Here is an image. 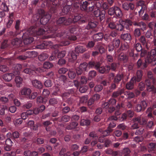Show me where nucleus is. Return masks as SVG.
<instances>
[{
	"instance_id": "5fc2aeb1",
	"label": "nucleus",
	"mask_w": 156,
	"mask_h": 156,
	"mask_svg": "<svg viewBox=\"0 0 156 156\" xmlns=\"http://www.w3.org/2000/svg\"><path fill=\"white\" fill-rule=\"evenodd\" d=\"M125 95L128 98H131L134 97L135 96L134 94L132 92L126 91L125 92Z\"/></svg>"
},
{
	"instance_id": "473e14b6",
	"label": "nucleus",
	"mask_w": 156,
	"mask_h": 156,
	"mask_svg": "<svg viewBox=\"0 0 156 156\" xmlns=\"http://www.w3.org/2000/svg\"><path fill=\"white\" fill-rule=\"evenodd\" d=\"M146 62L150 63L152 66L156 65V58H147L145 59Z\"/></svg>"
},
{
	"instance_id": "f03ea898",
	"label": "nucleus",
	"mask_w": 156,
	"mask_h": 156,
	"mask_svg": "<svg viewBox=\"0 0 156 156\" xmlns=\"http://www.w3.org/2000/svg\"><path fill=\"white\" fill-rule=\"evenodd\" d=\"M41 17L40 19L41 23L43 25H45L49 21L51 18V16L49 13L45 14L44 11L41 9L39 11L38 13L34 15L33 17L34 20L37 21Z\"/></svg>"
},
{
	"instance_id": "6ab92c4d",
	"label": "nucleus",
	"mask_w": 156,
	"mask_h": 156,
	"mask_svg": "<svg viewBox=\"0 0 156 156\" xmlns=\"http://www.w3.org/2000/svg\"><path fill=\"white\" fill-rule=\"evenodd\" d=\"M70 2H73L70 5H72V6H73L74 9H77L79 7V6H80V3H82V0H69Z\"/></svg>"
},
{
	"instance_id": "c756f323",
	"label": "nucleus",
	"mask_w": 156,
	"mask_h": 156,
	"mask_svg": "<svg viewBox=\"0 0 156 156\" xmlns=\"http://www.w3.org/2000/svg\"><path fill=\"white\" fill-rule=\"evenodd\" d=\"M115 14L118 18H120L122 17V13L121 10L117 6L115 7Z\"/></svg>"
},
{
	"instance_id": "052dcab7",
	"label": "nucleus",
	"mask_w": 156,
	"mask_h": 156,
	"mask_svg": "<svg viewBox=\"0 0 156 156\" xmlns=\"http://www.w3.org/2000/svg\"><path fill=\"white\" fill-rule=\"evenodd\" d=\"M88 97L87 96H83L80 98V103H83L87 102Z\"/></svg>"
},
{
	"instance_id": "a878e982",
	"label": "nucleus",
	"mask_w": 156,
	"mask_h": 156,
	"mask_svg": "<svg viewBox=\"0 0 156 156\" xmlns=\"http://www.w3.org/2000/svg\"><path fill=\"white\" fill-rule=\"evenodd\" d=\"M69 3V1H68L67 3L68 5H67L64 6L62 9V12L63 13L62 14H66L69 11L71 6Z\"/></svg>"
},
{
	"instance_id": "f3484780",
	"label": "nucleus",
	"mask_w": 156,
	"mask_h": 156,
	"mask_svg": "<svg viewBox=\"0 0 156 156\" xmlns=\"http://www.w3.org/2000/svg\"><path fill=\"white\" fill-rule=\"evenodd\" d=\"M87 64L88 67L89 68L94 67L96 69H98L101 66L100 63L99 62L94 61L90 62Z\"/></svg>"
},
{
	"instance_id": "4d7b16f0",
	"label": "nucleus",
	"mask_w": 156,
	"mask_h": 156,
	"mask_svg": "<svg viewBox=\"0 0 156 156\" xmlns=\"http://www.w3.org/2000/svg\"><path fill=\"white\" fill-rule=\"evenodd\" d=\"M115 6H114L113 7L110 8L108 10V14L111 15L112 16L115 14Z\"/></svg>"
},
{
	"instance_id": "2f4dec72",
	"label": "nucleus",
	"mask_w": 156,
	"mask_h": 156,
	"mask_svg": "<svg viewBox=\"0 0 156 156\" xmlns=\"http://www.w3.org/2000/svg\"><path fill=\"white\" fill-rule=\"evenodd\" d=\"M90 2H88L86 1H83L82 5H80L81 9L84 10H87V7L90 5Z\"/></svg>"
},
{
	"instance_id": "c03bdc74",
	"label": "nucleus",
	"mask_w": 156,
	"mask_h": 156,
	"mask_svg": "<svg viewBox=\"0 0 156 156\" xmlns=\"http://www.w3.org/2000/svg\"><path fill=\"white\" fill-rule=\"evenodd\" d=\"M156 56V47L154 49H152L150 52V56H148L146 58V59L147 58L151 57L152 58H155L154 57Z\"/></svg>"
},
{
	"instance_id": "de8ad7c7",
	"label": "nucleus",
	"mask_w": 156,
	"mask_h": 156,
	"mask_svg": "<svg viewBox=\"0 0 156 156\" xmlns=\"http://www.w3.org/2000/svg\"><path fill=\"white\" fill-rule=\"evenodd\" d=\"M53 66V65L51 63L49 62H45L44 64L43 67H40V68H43V70L44 71V69H49L51 67Z\"/></svg>"
},
{
	"instance_id": "1a4fd4ad",
	"label": "nucleus",
	"mask_w": 156,
	"mask_h": 156,
	"mask_svg": "<svg viewBox=\"0 0 156 156\" xmlns=\"http://www.w3.org/2000/svg\"><path fill=\"white\" fill-rule=\"evenodd\" d=\"M72 20L69 18L67 19L64 17L60 18L57 21V23L58 24L63 23L65 25H68L72 23Z\"/></svg>"
},
{
	"instance_id": "13d9d810",
	"label": "nucleus",
	"mask_w": 156,
	"mask_h": 156,
	"mask_svg": "<svg viewBox=\"0 0 156 156\" xmlns=\"http://www.w3.org/2000/svg\"><path fill=\"white\" fill-rule=\"evenodd\" d=\"M96 72L94 71V70H92L91 71H90L88 74V76L89 79H90L94 77L95 76H96Z\"/></svg>"
},
{
	"instance_id": "c85d7f7f",
	"label": "nucleus",
	"mask_w": 156,
	"mask_h": 156,
	"mask_svg": "<svg viewBox=\"0 0 156 156\" xmlns=\"http://www.w3.org/2000/svg\"><path fill=\"white\" fill-rule=\"evenodd\" d=\"M119 59L124 62H126L128 60V56L124 53H121L119 56Z\"/></svg>"
},
{
	"instance_id": "0e129e2a",
	"label": "nucleus",
	"mask_w": 156,
	"mask_h": 156,
	"mask_svg": "<svg viewBox=\"0 0 156 156\" xmlns=\"http://www.w3.org/2000/svg\"><path fill=\"white\" fill-rule=\"evenodd\" d=\"M105 10H102L101 12L99 17L101 21L103 20L105 18Z\"/></svg>"
},
{
	"instance_id": "a18cd8bd",
	"label": "nucleus",
	"mask_w": 156,
	"mask_h": 156,
	"mask_svg": "<svg viewBox=\"0 0 156 156\" xmlns=\"http://www.w3.org/2000/svg\"><path fill=\"white\" fill-rule=\"evenodd\" d=\"M149 151H151L156 150V144L154 143H151L148 146Z\"/></svg>"
},
{
	"instance_id": "6e6552de",
	"label": "nucleus",
	"mask_w": 156,
	"mask_h": 156,
	"mask_svg": "<svg viewBox=\"0 0 156 156\" xmlns=\"http://www.w3.org/2000/svg\"><path fill=\"white\" fill-rule=\"evenodd\" d=\"M30 33L31 35H34V36L36 35H41L45 33V31L42 29H40L37 31L35 28L31 27L29 29Z\"/></svg>"
},
{
	"instance_id": "4be33fe9",
	"label": "nucleus",
	"mask_w": 156,
	"mask_h": 156,
	"mask_svg": "<svg viewBox=\"0 0 156 156\" xmlns=\"http://www.w3.org/2000/svg\"><path fill=\"white\" fill-rule=\"evenodd\" d=\"M149 63L146 62L145 61V62H143L140 59H139L137 62V66L138 68L144 69L147 66V64Z\"/></svg>"
},
{
	"instance_id": "20e7f679",
	"label": "nucleus",
	"mask_w": 156,
	"mask_h": 156,
	"mask_svg": "<svg viewBox=\"0 0 156 156\" xmlns=\"http://www.w3.org/2000/svg\"><path fill=\"white\" fill-rule=\"evenodd\" d=\"M70 44V42L69 41H64L61 42L60 44H56L53 46V48L56 49L53 51L51 55L49 57V60L51 61H52L56 58V56L58 53V51L57 49L59 46H66L69 45Z\"/></svg>"
},
{
	"instance_id": "ddd939ff",
	"label": "nucleus",
	"mask_w": 156,
	"mask_h": 156,
	"mask_svg": "<svg viewBox=\"0 0 156 156\" xmlns=\"http://www.w3.org/2000/svg\"><path fill=\"white\" fill-rule=\"evenodd\" d=\"M68 57L69 61L70 62H72L73 61L76 59L77 55L76 54L75 51H70L69 52Z\"/></svg>"
},
{
	"instance_id": "7ed1b4c3",
	"label": "nucleus",
	"mask_w": 156,
	"mask_h": 156,
	"mask_svg": "<svg viewBox=\"0 0 156 156\" xmlns=\"http://www.w3.org/2000/svg\"><path fill=\"white\" fill-rule=\"evenodd\" d=\"M21 65L19 64H17L15 67V71L14 72V73H10L5 74L3 76V79L7 81H9L11 80L12 78H14L15 75L20 74V71L21 69Z\"/></svg>"
},
{
	"instance_id": "5701e85b",
	"label": "nucleus",
	"mask_w": 156,
	"mask_h": 156,
	"mask_svg": "<svg viewBox=\"0 0 156 156\" xmlns=\"http://www.w3.org/2000/svg\"><path fill=\"white\" fill-rule=\"evenodd\" d=\"M45 107L44 105H42L40 107L35 108L33 111H31L35 114H37L39 112H43L45 109Z\"/></svg>"
},
{
	"instance_id": "bf43d9fd",
	"label": "nucleus",
	"mask_w": 156,
	"mask_h": 156,
	"mask_svg": "<svg viewBox=\"0 0 156 156\" xmlns=\"http://www.w3.org/2000/svg\"><path fill=\"white\" fill-rule=\"evenodd\" d=\"M1 8L2 10L4 11H9V8L5 2H3L1 5Z\"/></svg>"
},
{
	"instance_id": "dca6fc26",
	"label": "nucleus",
	"mask_w": 156,
	"mask_h": 156,
	"mask_svg": "<svg viewBox=\"0 0 156 156\" xmlns=\"http://www.w3.org/2000/svg\"><path fill=\"white\" fill-rule=\"evenodd\" d=\"M32 83L33 86L36 88L41 89L43 87V85L41 82L37 80H32Z\"/></svg>"
},
{
	"instance_id": "e2e57ef3",
	"label": "nucleus",
	"mask_w": 156,
	"mask_h": 156,
	"mask_svg": "<svg viewBox=\"0 0 156 156\" xmlns=\"http://www.w3.org/2000/svg\"><path fill=\"white\" fill-rule=\"evenodd\" d=\"M37 95V92H33L31 93L30 94L28 95L27 98L30 99H34L36 98Z\"/></svg>"
},
{
	"instance_id": "0eeeda50",
	"label": "nucleus",
	"mask_w": 156,
	"mask_h": 156,
	"mask_svg": "<svg viewBox=\"0 0 156 156\" xmlns=\"http://www.w3.org/2000/svg\"><path fill=\"white\" fill-rule=\"evenodd\" d=\"M29 29L26 33H24L23 36L22 38L23 39V42L25 44H28L31 43L33 42L34 39L33 38L29 37L30 35H32L30 34ZM34 36V35H32Z\"/></svg>"
},
{
	"instance_id": "c9c22d12",
	"label": "nucleus",
	"mask_w": 156,
	"mask_h": 156,
	"mask_svg": "<svg viewBox=\"0 0 156 156\" xmlns=\"http://www.w3.org/2000/svg\"><path fill=\"white\" fill-rule=\"evenodd\" d=\"M32 114V112L30 110H29L26 112L22 113L21 115V117L22 119H25L28 117L29 115H30Z\"/></svg>"
},
{
	"instance_id": "9b49d317",
	"label": "nucleus",
	"mask_w": 156,
	"mask_h": 156,
	"mask_svg": "<svg viewBox=\"0 0 156 156\" xmlns=\"http://www.w3.org/2000/svg\"><path fill=\"white\" fill-rule=\"evenodd\" d=\"M26 56L21 55L18 58L22 60H24L27 58H33L37 55V53L35 51H27L26 52Z\"/></svg>"
},
{
	"instance_id": "774afa93",
	"label": "nucleus",
	"mask_w": 156,
	"mask_h": 156,
	"mask_svg": "<svg viewBox=\"0 0 156 156\" xmlns=\"http://www.w3.org/2000/svg\"><path fill=\"white\" fill-rule=\"evenodd\" d=\"M44 85L46 87H51L52 85V83L50 80H46L44 83Z\"/></svg>"
},
{
	"instance_id": "393cba45",
	"label": "nucleus",
	"mask_w": 156,
	"mask_h": 156,
	"mask_svg": "<svg viewBox=\"0 0 156 156\" xmlns=\"http://www.w3.org/2000/svg\"><path fill=\"white\" fill-rule=\"evenodd\" d=\"M28 126L30 127V129L33 130H36L37 129V126L34 124V122L33 121H29L28 122Z\"/></svg>"
},
{
	"instance_id": "aec40b11",
	"label": "nucleus",
	"mask_w": 156,
	"mask_h": 156,
	"mask_svg": "<svg viewBox=\"0 0 156 156\" xmlns=\"http://www.w3.org/2000/svg\"><path fill=\"white\" fill-rule=\"evenodd\" d=\"M16 86L17 87H21L23 81V80L20 76H16L15 79Z\"/></svg>"
},
{
	"instance_id": "bb28decb",
	"label": "nucleus",
	"mask_w": 156,
	"mask_h": 156,
	"mask_svg": "<svg viewBox=\"0 0 156 156\" xmlns=\"http://www.w3.org/2000/svg\"><path fill=\"white\" fill-rule=\"evenodd\" d=\"M103 37V34L101 33H99L94 34L93 38L94 40L98 41L101 40Z\"/></svg>"
},
{
	"instance_id": "338daca9",
	"label": "nucleus",
	"mask_w": 156,
	"mask_h": 156,
	"mask_svg": "<svg viewBox=\"0 0 156 156\" xmlns=\"http://www.w3.org/2000/svg\"><path fill=\"white\" fill-rule=\"evenodd\" d=\"M8 70V68L5 65H1L0 66V70L3 72H5Z\"/></svg>"
},
{
	"instance_id": "6e6d98bb",
	"label": "nucleus",
	"mask_w": 156,
	"mask_h": 156,
	"mask_svg": "<svg viewBox=\"0 0 156 156\" xmlns=\"http://www.w3.org/2000/svg\"><path fill=\"white\" fill-rule=\"evenodd\" d=\"M80 68H81L83 70L87 71V70L88 64L86 62H84L80 65Z\"/></svg>"
},
{
	"instance_id": "cd10ccee",
	"label": "nucleus",
	"mask_w": 156,
	"mask_h": 156,
	"mask_svg": "<svg viewBox=\"0 0 156 156\" xmlns=\"http://www.w3.org/2000/svg\"><path fill=\"white\" fill-rule=\"evenodd\" d=\"M135 26H136L141 28L142 30H145L146 28V25L142 21L135 22L134 23Z\"/></svg>"
},
{
	"instance_id": "09e8293b",
	"label": "nucleus",
	"mask_w": 156,
	"mask_h": 156,
	"mask_svg": "<svg viewBox=\"0 0 156 156\" xmlns=\"http://www.w3.org/2000/svg\"><path fill=\"white\" fill-rule=\"evenodd\" d=\"M47 101V100L45 98H43L41 96L38 97L37 100V102L38 103H45Z\"/></svg>"
},
{
	"instance_id": "f704fd0d",
	"label": "nucleus",
	"mask_w": 156,
	"mask_h": 156,
	"mask_svg": "<svg viewBox=\"0 0 156 156\" xmlns=\"http://www.w3.org/2000/svg\"><path fill=\"white\" fill-rule=\"evenodd\" d=\"M142 76V72L141 70H139L136 72V77L135 81L139 82L140 81Z\"/></svg>"
},
{
	"instance_id": "f8f14e48",
	"label": "nucleus",
	"mask_w": 156,
	"mask_h": 156,
	"mask_svg": "<svg viewBox=\"0 0 156 156\" xmlns=\"http://www.w3.org/2000/svg\"><path fill=\"white\" fill-rule=\"evenodd\" d=\"M137 5L138 8H140L139 6L141 7L140 10L139 11V14L140 16L144 13V10L146 9V6L144 2L142 1H140L138 2Z\"/></svg>"
},
{
	"instance_id": "58836bf2",
	"label": "nucleus",
	"mask_w": 156,
	"mask_h": 156,
	"mask_svg": "<svg viewBox=\"0 0 156 156\" xmlns=\"http://www.w3.org/2000/svg\"><path fill=\"white\" fill-rule=\"evenodd\" d=\"M97 26V23L96 22H90L88 25L86 26V29L89 30Z\"/></svg>"
},
{
	"instance_id": "680f3d73",
	"label": "nucleus",
	"mask_w": 156,
	"mask_h": 156,
	"mask_svg": "<svg viewBox=\"0 0 156 156\" xmlns=\"http://www.w3.org/2000/svg\"><path fill=\"white\" fill-rule=\"evenodd\" d=\"M134 47L137 51H140L142 50V48L141 44L137 43L134 45Z\"/></svg>"
},
{
	"instance_id": "37998d69",
	"label": "nucleus",
	"mask_w": 156,
	"mask_h": 156,
	"mask_svg": "<svg viewBox=\"0 0 156 156\" xmlns=\"http://www.w3.org/2000/svg\"><path fill=\"white\" fill-rule=\"evenodd\" d=\"M123 77V76L122 74H117L115 77L114 80V82L115 83H118L121 81L122 78Z\"/></svg>"
},
{
	"instance_id": "ea45409f",
	"label": "nucleus",
	"mask_w": 156,
	"mask_h": 156,
	"mask_svg": "<svg viewBox=\"0 0 156 156\" xmlns=\"http://www.w3.org/2000/svg\"><path fill=\"white\" fill-rule=\"evenodd\" d=\"M71 154V153L69 151L66 153V149L65 148H62L59 153L60 155L63 156H69Z\"/></svg>"
},
{
	"instance_id": "a19ab883",
	"label": "nucleus",
	"mask_w": 156,
	"mask_h": 156,
	"mask_svg": "<svg viewBox=\"0 0 156 156\" xmlns=\"http://www.w3.org/2000/svg\"><path fill=\"white\" fill-rule=\"evenodd\" d=\"M120 40L119 39H114L112 42L113 45L115 47V48H117L119 47L120 44Z\"/></svg>"
},
{
	"instance_id": "f257e3e1",
	"label": "nucleus",
	"mask_w": 156,
	"mask_h": 156,
	"mask_svg": "<svg viewBox=\"0 0 156 156\" xmlns=\"http://www.w3.org/2000/svg\"><path fill=\"white\" fill-rule=\"evenodd\" d=\"M78 28H76L75 26L71 27L69 30H66L58 33L57 34V37H60L61 39L66 38L70 40L74 41L76 40V37L75 36L73 35L72 34H75L76 31L78 30Z\"/></svg>"
},
{
	"instance_id": "603ef678",
	"label": "nucleus",
	"mask_w": 156,
	"mask_h": 156,
	"mask_svg": "<svg viewBox=\"0 0 156 156\" xmlns=\"http://www.w3.org/2000/svg\"><path fill=\"white\" fill-rule=\"evenodd\" d=\"M90 123V121L89 119H82L80 122L81 126L88 125Z\"/></svg>"
},
{
	"instance_id": "4468645a",
	"label": "nucleus",
	"mask_w": 156,
	"mask_h": 156,
	"mask_svg": "<svg viewBox=\"0 0 156 156\" xmlns=\"http://www.w3.org/2000/svg\"><path fill=\"white\" fill-rule=\"evenodd\" d=\"M136 77H133L131 79L130 81L128 82L126 84V88L128 90H131L133 88L134 84L136 82L135 81Z\"/></svg>"
},
{
	"instance_id": "39448f33",
	"label": "nucleus",
	"mask_w": 156,
	"mask_h": 156,
	"mask_svg": "<svg viewBox=\"0 0 156 156\" xmlns=\"http://www.w3.org/2000/svg\"><path fill=\"white\" fill-rule=\"evenodd\" d=\"M132 121L134 124L131 126V129H136L138 127V124L137 123V122L140 125H144L146 124V119L141 116L133 119Z\"/></svg>"
},
{
	"instance_id": "72a5a7b5",
	"label": "nucleus",
	"mask_w": 156,
	"mask_h": 156,
	"mask_svg": "<svg viewBox=\"0 0 156 156\" xmlns=\"http://www.w3.org/2000/svg\"><path fill=\"white\" fill-rule=\"evenodd\" d=\"M121 38L124 40L129 41H130L131 38L130 34L129 33L122 34L121 35Z\"/></svg>"
},
{
	"instance_id": "2eb2a0df",
	"label": "nucleus",
	"mask_w": 156,
	"mask_h": 156,
	"mask_svg": "<svg viewBox=\"0 0 156 156\" xmlns=\"http://www.w3.org/2000/svg\"><path fill=\"white\" fill-rule=\"evenodd\" d=\"M116 126V124L114 123L110 122L109 124V127L108 129L104 131L103 133L104 136H108L112 131L111 128H114Z\"/></svg>"
},
{
	"instance_id": "412c9836",
	"label": "nucleus",
	"mask_w": 156,
	"mask_h": 156,
	"mask_svg": "<svg viewBox=\"0 0 156 156\" xmlns=\"http://www.w3.org/2000/svg\"><path fill=\"white\" fill-rule=\"evenodd\" d=\"M31 90L30 89L26 88L23 89L21 91V94L22 95H25L27 98L31 94Z\"/></svg>"
},
{
	"instance_id": "8fccbe9b",
	"label": "nucleus",
	"mask_w": 156,
	"mask_h": 156,
	"mask_svg": "<svg viewBox=\"0 0 156 156\" xmlns=\"http://www.w3.org/2000/svg\"><path fill=\"white\" fill-rule=\"evenodd\" d=\"M78 123L76 122H72L69 125L67 126L68 129H72L75 128L78 125Z\"/></svg>"
},
{
	"instance_id": "4c0bfd02",
	"label": "nucleus",
	"mask_w": 156,
	"mask_h": 156,
	"mask_svg": "<svg viewBox=\"0 0 156 156\" xmlns=\"http://www.w3.org/2000/svg\"><path fill=\"white\" fill-rule=\"evenodd\" d=\"M68 75L70 79H73L75 77L76 74L73 69H70L68 73Z\"/></svg>"
},
{
	"instance_id": "a211bd4d",
	"label": "nucleus",
	"mask_w": 156,
	"mask_h": 156,
	"mask_svg": "<svg viewBox=\"0 0 156 156\" xmlns=\"http://www.w3.org/2000/svg\"><path fill=\"white\" fill-rule=\"evenodd\" d=\"M110 69V66H107L105 67L104 66L100 67V66L99 67L98 70V71L101 73H104L105 72L108 73L109 70Z\"/></svg>"
},
{
	"instance_id": "423d86ee",
	"label": "nucleus",
	"mask_w": 156,
	"mask_h": 156,
	"mask_svg": "<svg viewBox=\"0 0 156 156\" xmlns=\"http://www.w3.org/2000/svg\"><path fill=\"white\" fill-rule=\"evenodd\" d=\"M43 68H36L35 66H33L31 69L26 68L24 70V72L27 74H34L35 73H41L43 72Z\"/></svg>"
},
{
	"instance_id": "79ce46f5",
	"label": "nucleus",
	"mask_w": 156,
	"mask_h": 156,
	"mask_svg": "<svg viewBox=\"0 0 156 156\" xmlns=\"http://www.w3.org/2000/svg\"><path fill=\"white\" fill-rule=\"evenodd\" d=\"M48 55L46 53H42L39 55L38 59L40 61H43L46 59Z\"/></svg>"
},
{
	"instance_id": "69168bd1",
	"label": "nucleus",
	"mask_w": 156,
	"mask_h": 156,
	"mask_svg": "<svg viewBox=\"0 0 156 156\" xmlns=\"http://www.w3.org/2000/svg\"><path fill=\"white\" fill-rule=\"evenodd\" d=\"M70 119V117L67 115H65L61 118V122H67Z\"/></svg>"
},
{
	"instance_id": "864d4df0",
	"label": "nucleus",
	"mask_w": 156,
	"mask_h": 156,
	"mask_svg": "<svg viewBox=\"0 0 156 156\" xmlns=\"http://www.w3.org/2000/svg\"><path fill=\"white\" fill-rule=\"evenodd\" d=\"M129 47L128 44L127 43H125L121 45L120 49L122 51H126L129 48Z\"/></svg>"
},
{
	"instance_id": "7c9ffc66",
	"label": "nucleus",
	"mask_w": 156,
	"mask_h": 156,
	"mask_svg": "<svg viewBox=\"0 0 156 156\" xmlns=\"http://www.w3.org/2000/svg\"><path fill=\"white\" fill-rule=\"evenodd\" d=\"M22 42L21 39L16 38L13 39L11 41L12 44L13 45H19Z\"/></svg>"
},
{
	"instance_id": "49530a36",
	"label": "nucleus",
	"mask_w": 156,
	"mask_h": 156,
	"mask_svg": "<svg viewBox=\"0 0 156 156\" xmlns=\"http://www.w3.org/2000/svg\"><path fill=\"white\" fill-rule=\"evenodd\" d=\"M122 21H123L121 20H119V22L120 23L116 25V27L115 28L116 30L120 31H122L124 28V24H122V23H121Z\"/></svg>"
},
{
	"instance_id": "3c124183",
	"label": "nucleus",
	"mask_w": 156,
	"mask_h": 156,
	"mask_svg": "<svg viewBox=\"0 0 156 156\" xmlns=\"http://www.w3.org/2000/svg\"><path fill=\"white\" fill-rule=\"evenodd\" d=\"M139 40L143 45H145L147 48H148L146 40L144 36H141L139 38Z\"/></svg>"
},
{
	"instance_id": "e433bc0d",
	"label": "nucleus",
	"mask_w": 156,
	"mask_h": 156,
	"mask_svg": "<svg viewBox=\"0 0 156 156\" xmlns=\"http://www.w3.org/2000/svg\"><path fill=\"white\" fill-rule=\"evenodd\" d=\"M86 51V48L82 46H78L75 48V51L78 53H82Z\"/></svg>"
},
{
	"instance_id": "9d476101",
	"label": "nucleus",
	"mask_w": 156,
	"mask_h": 156,
	"mask_svg": "<svg viewBox=\"0 0 156 156\" xmlns=\"http://www.w3.org/2000/svg\"><path fill=\"white\" fill-rule=\"evenodd\" d=\"M146 85L147 86V90L149 92L152 91L156 95V89H155L153 86L152 85L151 82L149 79H147L145 81Z\"/></svg>"
},
{
	"instance_id": "b1692460",
	"label": "nucleus",
	"mask_w": 156,
	"mask_h": 156,
	"mask_svg": "<svg viewBox=\"0 0 156 156\" xmlns=\"http://www.w3.org/2000/svg\"><path fill=\"white\" fill-rule=\"evenodd\" d=\"M122 24H124L123 27H125L127 30H129V26L132 24L131 21L129 20H126L123 21H122Z\"/></svg>"
}]
</instances>
